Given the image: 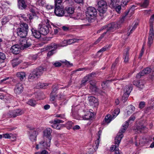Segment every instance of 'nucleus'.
<instances>
[{"label": "nucleus", "mask_w": 154, "mask_h": 154, "mask_svg": "<svg viewBox=\"0 0 154 154\" xmlns=\"http://www.w3.org/2000/svg\"><path fill=\"white\" fill-rule=\"evenodd\" d=\"M113 9L116 10V11L118 13H119L120 12V11L121 9V7L120 5L119 4L117 5H116L115 8H114Z\"/></svg>", "instance_id": "nucleus-46"}, {"label": "nucleus", "mask_w": 154, "mask_h": 154, "mask_svg": "<svg viewBox=\"0 0 154 154\" xmlns=\"http://www.w3.org/2000/svg\"><path fill=\"white\" fill-rule=\"evenodd\" d=\"M118 24L115 23H112L110 24H109L106 26H105L103 27L100 29L98 30L97 32L98 33H100V31L104 29H106L107 31L106 32H104L103 34L101 35L96 42H95V44H97L98 42H99L100 41L101 39L103 37L105 34H108L109 33V32L113 31L116 28H118Z\"/></svg>", "instance_id": "nucleus-5"}, {"label": "nucleus", "mask_w": 154, "mask_h": 154, "mask_svg": "<svg viewBox=\"0 0 154 154\" xmlns=\"http://www.w3.org/2000/svg\"><path fill=\"white\" fill-rule=\"evenodd\" d=\"M138 25V23L137 22H134L129 28V30L131 29L129 32H128L127 34L128 36H129L130 34L134 30L137 28V26Z\"/></svg>", "instance_id": "nucleus-25"}, {"label": "nucleus", "mask_w": 154, "mask_h": 154, "mask_svg": "<svg viewBox=\"0 0 154 154\" xmlns=\"http://www.w3.org/2000/svg\"><path fill=\"white\" fill-rule=\"evenodd\" d=\"M99 139H97V140H96L95 142V146L94 147V149L95 151H96L98 148V147L99 146Z\"/></svg>", "instance_id": "nucleus-49"}, {"label": "nucleus", "mask_w": 154, "mask_h": 154, "mask_svg": "<svg viewBox=\"0 0 154 154\" xmlns=\"http://www.w3.org/2000/svg\"><path fill=\"white\" fill-rule=\"evenodd\" d=\"M149 4V0H142L140 4L141 7L145 8L147 7Z\"/></svg>", "instance_id": "nucleus-34"}, {"label": "nucleus", "mask_w": 154, "mask_h": 154, "mask_svg": "<svg viewBox=\"0 0 154 154\" xmlns=\"http://www.w3.org/2000/svg\"><path fill=\"white\" fill-rule=\"evenodd\" d=\"M9 21V19L8 18V17H5L2 19V25L4 24Z\"/></svg>", "instance_id": "nucleus-51"}, {"label": "nucleus", "mask_w": 154, "mask_h": 154, "mask_svg": "<svg viewBox=\"0 0 154 154\" xmlns=\"http://www.w3.org/2000/svg\"><path fill=\"white\" fill-rule=\"evenodd\" d=\"M50 107V105H46L44 106V108L45 109L47 110Z\"/></svg>", "instance_id": "nucleus-64"}, {"label": "nucleus", "mask_w": 154, "mask_h": 154, "mask_svg": "<svg viewBox=\"0 0 154 154\" xmlns=\"http://www.w3.org/2000/svg\"><path fill=\"white\" fill-rule=\"evenodd\" d=\"M135 119V116L133 115L131 116L129 119V121L130 122L131 121H134Z\"/></svg>", "instance_id": "nucleus-60"}, {"label": "nucleus", "mask_w": 154, "mask_h": 154, "mask_svg": "<svg viewBox=\"0 0 154 154\" xmlns=\"http://www.w3.org/2000/svg\"><path fill=\"white\" fill-rule=\"evenodd\" d=\"M56 117L60 118L61 119H65V116L64 114H58L56 115Z\"/></svg>", "instance_id": "nucleus-55"}, {"label": "nucleus", "mask_w": 154, "mask_h": 154, "mask_svg": "<svg viewBox=\"0 0 154 154\" xmlns=\"http://www.w3.org/2000/svg\"><path fill=\"white\" fill-rule=\"evenodd\" d=\"M17 5L18 8L20 9H25L27 5L24 0H18Z\"/></svg>", "instance_id": "nucleus-18"}, {"label": "nucleus", "mask_w": 154, "mask_h": 154, "mask_svg": "<svg viewBox=\"0 0 154 154\" xmlns=\"http://www.w3.org/2000/svg\"><path fill=\"white\" fill-rule=\"evenodd\" d=\"M16 75L17 77L21 81L25 79L26 77V74L25 72H17Z\"/></svg>", "instance_id": "nucleus-24"}, {"label": "nucleus", "mask_w": 154, "mask_h": 154, "mask_svg": "<svg viewBox=\"0 0 154 154\" xmlns=\"http://www.w3.org/2000/svg\"><path fill=\"white\" fill-rule=\"evenodd\" d=\"M109 80H108L106 81L105 82H103L102 84V88H105L107 86V84L109 82Z\"/></svg>", "instance_id": "nucleus-47"}, {"label": "nucleus", "mask_w": 154, "mask_h": 154, "mask_svg": "<svg viewBox=\"0 0 154 154\" xmlns=\"http://www.w3.org/2000/svg\"><path fill=\"white\" fill-rule=\"evenodd\" d=\"M132 89V86L131 85H126L124 88V94L123 96V98H125L124 99L126 100Z\"/></svg>", "instance_id": "nucleus-12"}, {"label": "nucleus", "mask_w": 154, "mask_h": 154, "mask_svg": "<svg viewBox=\"0 0 154 154\" xmlns=\"http://www.w3.org/2000/svg\"><path fill=\"white\" fill-rule=\"evenodd\" d=\"M79 40L77 39H69V40H67L68 41V45H70L72 43H74L77 42L78 40Z\"/></svg>", "instance_id": "nucleus-44"}, {"label": "nucleus", "mask_w": 154, "mask_h": 154, "mask_svg": "<svg viewBox=\"0 0 154 154\" xmlns=\"http://www.w3.org/2000/svg\"><path fill=\"white\" fill-rule=\"evenodd\" d=\"M128 123L126 121L124 125H122V128L118 133L115 139V145H112L110 148L111 151H114V154H122V152L119 150L118 147L121 139L123 137V133L127 128Z\"/></svg>", "instance_id": "nucleus-1"}, {"label": "nucleus", "mask_w": 154, "mask_h": 154, "mask_svg": "<svg viewBox=\"0 0 154 154\" xmlns=\"http://www.w3.org/2000/svg\"><path fill=\"white\" fill-rule=\"evenodd\" d=\"M32 40L30 39H21L20 40V45H15L12 46L11 51L14 54L19 53L20 50H24L30 47L32 45Z\"/></svg>", "instance_id": "nucleus-2"}, {"label": "nucleus", "mask_w": 154, "mask_h": 154, "mask_svg": "<svg viewBox=\"0 0 154 154\" xmlns=\"http://www.w3.org/2000/svg\"><path fill=\"white\" fill-rule=\"evenodd\" d=\"M49 20L47 18H45L39 24L38 30L41 34L46 35L49 32V27H50Z\"/></svg>", "instance_id": "nucleus-4"}, {"label": "nucleus", "mask_w": 154, "mask_h": 154, "mask_svg": "<svg viewBox=\"0 0 154 154\" xmlns=\"http://www.w3.org/2000/svg\"><path fill=\"white\" fill-rule=\"evenodd\" d=\"M80 128V126L78 125H75L73 128V129L74 130H76L79 129Z\"/></svg>", "instance_id": "nucleus-61"}, {"label": "nucleus", "mask_w": 154, "mask_h": 154, "mask_svg": "<svg viewBox=\"0 0 154 154\" xmlns=\"http://www.w3.org/2000/svg\"><path fill=\"white\" fill-rule=\"evenodd\" d=\"M63 121L58 119H55L53 122V124L51 125L52 127L54 129L60 130L62 127L63 126V125L60 124V123H63Z\"/></svg>", "instance_id": "nucleus-13"}, {"label": "nucleus", "mask_w": 154, "mask_h": 154, "mask_svg": "<svg viewBox=\"0 0 154 154\" xmlns=\"http://www.w3.org/2000/svg\"><path fill=\"white\" fill-rule=\"evenodd\" d=\"M74 8L72 6L67 7L65 8V14L66 16H70L72 17V15L74 14Z\"/></svg>", "instance_id": "nucleus-15"}, {"label": "nucleus", "mask_w": 154, "mask_h": 154, "mask_svg": "<svg viewBox=\"0 0 154 154\" xmlns=\"http://www.w3.org/2000/svg\"><path fill=\"white\" fill-rule=\"evenodd\" d=\"M27 103L29 105L32 106H34L36 104V101L32 99L29 100Z\"/></svg>", "instance_id": "nucleus-43"}, {"label": "nucleus", "mask_w": 154, "mask_h": 154, "mask_svg": "<svg viewBox=\"0 0 154 154\" xmlns=\"http://www.w3.org/2000/svg\"><path fill=\"white\" fill-rule=\"evenodd\" d=\"M134 84L140 88H143V84L141 81H137L134 82Z\"/></svg>", "instance_id": "nucleus-32"}, {"label": "nucleus", "mask_w": 154, "mask_h": 154, "mask_svg": "<svg viewBox=\"0 0 154 154\" xmlns=\"http://www.w3.org/2000/svg\"><path fill=\"white\" fill-rule=\"evenodd\" d=\"M107 48L108 47L107 46L103 47L98 51L97 53V54H99L101 53L100 54V55H101L102 54V52L106 51Z\"/></svg>", "instance_id": "nucleus-45"}, {"label": "nucleus", "mask_w": 154, "mask_h": 154, "mask_svg": "<svg viewBox=\"0 0 154 154\" xmlns=\"http://www.w3.org/2000/svg\"><path fill=\"white\" fill-rule=\"evenodd\" d=\"M92 82L91 81L90 82V84L91 85V86L90 87V89L92 91H94L95 92L97 91V89L95 86V83H94L93 84H92Z\"/></svg>", "instance_id": "nucleus-30"}, {"label": "nucleus", "mask_w": 154, "mask_h": 154, "mask_svg": "<svg viewBox=\"0 0 154 154\" xmlns=\"http://www.w3.org/2000/svg\"><path fill=\"white\" fill-rule=\"evenodd\" d=\"M98 10L100 13L103 14L106 11L107 5L106 2L103 0L98 2Z\"/></svg>", "instance_id": "nucleus-9"}, {"label": "nucleus", "mask_w": 154, "mask_h": 154, "mask_svg": "<svg viewBox=\"0 0 154 154\" xmlns=\"http://www.w3.org/2000/svg\"><path fill=\"white\" fill-rule=\"evenodd\" d=\"M28 30V27L27 24L25 23H22L20 25V27L17 29V33L18 36L21 38L22 39L25 37L27 33V31ZM24 39L28 38H24Z\"/></svg>", "instance_id": "nucleus-8"}, {"label": "nucleus", "mask_w": 154, "mask_h": 154, "mask_svg": "<svg viewBox=\"0 0 154 154\" xmlns=\"http://www.w3.org/2000/svg\"><path fill=\"white\" fill-rule=\"evenodd\" d=\"M57 48V45L55 43L52 44L51 45L47 46L43 49V51L51 50V51L48 53V56L50 57L54 53V51Z\"/></svg>", "instance_id": "nucleus-10"}, {"label": "nucleus", "mask_w": 154, "mask_h": 154, "mask_svg": "<svg viewBox=\"0 0 154 154\" xmlns=\"http://www.w3.org/2000/svg\"><path fill=\"white\" fill-rule=\"evenodd\" d=\"M151 71V69L150 68L148 67L146 68L138 73L136 76V77L137 78L140 79L142 76H143L145 75L149 74Z\"/></svg>", "instance_id": "nucleus-16"}, {"label": "nucleus", "mask_w": 154, "mask_h": 154, "mask_svg": "<svg viewBox=\"0 0 154 154\" xmlns=\"http://www.w3.org/2000/svg\"><path fill=\"white\" fill-rule=\"evenodd\" d=\"M53 64L55 67H58L61 66V63L60 62H59L57 61L53 63Z\"/></svg>", "instance_id": "nucleus-53"}, {"label": "nucleus", "mask_w": 154, "mask_h": 154, "mask_svg": "<svg viewBox=\"0 0 154 154\" xmlns=\"http://www.w3.org/2000/svg\"><path fill=\"white\" fill-rule=\"evenodd\" d=\"M114 118H113L112 115L111 116L110 114L107 115L105 117L104 121L107 123H109Z\"/></svg>", "instance_id": "nucleus-29"}, {"label": "nucleus", "mask_w": 154, "mask_h": 154, "mask_svg": "<svg viewBox=\"0 0 154 154\" xmlns=\"http://www.w3.org/2000/svg\"><path fill=\"white\" fill-rule=\"evenodd\" d=\"M128 109L127 113L128 115H129L133 112L135 110V107L132 105L129 106H128Z\"/></svg>", "instance_id": "nucleus-31"}, {"label": "nucleus", "mask_w": 154, "mask_h": 154, "mask_svg": "<svg viewBox=\"0 0 154 154\" xmlns=\"http://www.w3.org/2000/svg\"><path fill=\"white\" fill-rule=\"evenodd\" d=\"M129 49L126 48L125 50L124 53V62L126 63L128 62L129 59Z\"/></svg>", "instance_id": "nucleus-23"}, {"label": "nucleus", "mask_w": 154, "mask_h": 154, "mask_svg": "<svg viewBox=\"0 0 154 154\" xmlns=\"http://www.w3.org/2000/svg\"><path fill=\"white\" fill-rule=\"evenodd\" d=\"M41 154H49V153L46 150H44L41 152Z\"/></svg>", "instance_id": "nucleus-63"}, {"label": "nucleus", "mask_w": 154, "mask_h": 154, "mask_svg": "<svg viewBox=\"0 0 154 154\" xmlns=\"http://www.w3.org/2000/svg\"><path fill=\"white\" fill-rule=\"evenodd\" d=\"M144 128L145 127L144 126L142 125L138 126L136 128L137 130V131H140V130L144 129Z\"/></svg>", "instance_id": "nucleus-57"}, {"label": "nucleus", "mask_w": 154, "mask_h": 154, "mask_svg": "<svg viewBox=\"0 0 154 154\" xmlns=\"http://www.w3.org/2000/svg\"><path fill=\"white\" fill-rule=\"evenodd\" d=\"M54 2L55 7L63 6L62 0H54Z\"/></svg>", "instance_id": "nucleus-35"}, {"label": "nucleus", "mask_w": 154, "mask_h": 154, "mask_svg": "<svg viewBox=\"0 0 154 154\" xmlns=\"http://www.w3.org/2000/svg\"><path fill=\"white\" fill-rule=\"evenodd\" d=\"M150 26V28L149 30V37L154 38V31L153 29L152 26L151 24Z\"/></svg>", "instance_id": "nucleus-40"}, {"label": "nucleus", "mask_w": 154, "mask_h": 154, "mask_svg": "<svg viewBox=\"0 0 154 154\" xmlns=\"http://www.w3.org/2000/svg\"><path fill=\"white\" fill-rule=\"evenodd\" d=\"M53 6L49 4L47 5L46 6V8L47 9L50 10L53 8Z\"/></svg>", "instance_id": "nucleus-59"}, {"label": "nucleus", "mask_w": 154, "mask_h": 154, "mask_svg": "<svg viewBox=\"0 0 154 154\" xmlns=\"http://www.w3.org/2000/svg\"><path fill=\"white\" fill-rule=\"evenodd\" d=\"M32 34L35 37V38H39L41 37V34L40 32L38 30L37 31L34 29L32 30Z\"/></svg>", "instance_id": "nucleus-28"}, {"label": "nucleus", "mask_w": 154, "mask_h": 154, "mask_svg": "<svg viewBox=\"0 0 154 154\" xmlns=\"http://www.w3.org/2000/svg\"><path fill=\"white\" fill-rule=\"evenodd\" d=\"M54 13L55 15L57 16H63L65 14V11L63 6H60V7H55Z\"/></svg>", "instance_id": "nucleus-11"}, {"label": "nucleus", "mask_w": 154, "mask_h": 154, "mask_svg": "<svg viewBox=\"0 0 154 154\" xmlns=\"http://www.w3.org/2000/svg\"><path fill=\"white\" fill-rule=\"evenodd\" d=\"M119 3V2H117V0H110L109 5L111 8L113 9Z\"/></svg>", "instance_id": "nucleus-27"}, {"label": "nucleus", "mask_w": 154, "mask_h": 154, "mask_svg": "<svg viewBox=\"0 0 154 154\" xmlns=\"http://www.w3.org/2000/svg\"><path fill=\"white\" fill-rule=\"evenodd\" d=\"M23 90V85L21 83L17 84L14 89V92L17 94L21 93Z\"/></svg>", "instance_id": "nucleus-20"}, {"label": "nucleus", "mask_w": 154, "mask_h": 154, "mask_svg": "<svg viewBox=\"0 0 154 154\" xmlns=\"http://www.w3.org/2000/svg\"><path fill=\"white\" fill-rule=\"evenodd\" d=\"M95 76V74L93 73L89 74L86 75L82 81V84L85 85L87 82Z\"/></svg>", "instance_id": "nucleus-19"}, {"label": "nucleus", "mask_w": 154, "mask_h": 154, "mask_svg": "<svg viewBox=\"0 0 154 154\" xmlns=\"http://www.w3.org/2000/svg\"><path fill=\"white\" fill-rule=\"evenodd\" d=\"M73 125V123L71 121L68 122L66 124V126L68 129L71 128Z\"/></svg>", "instance_id": "nucleus-48"}, {"label": "nucleus", "mask_w": 154, "mask_h": 154, "mask_svg": "<svg viewBox=\"0 0 154 154\" xmlns=\"http://www.w3.org/2000/svg\"><path fill=\"white\" fill-rule=\"evenodd\" d=\"M37 4L39 6H44L45 5V2L44 0H37Z\"/></svg>", "instance_id": "nucleus-38"}, {"label": "nucleus", "mask_w": 154, "mask_h": 154, "mask_svg": "<svg viewBox=\"0 0 154 154\" xmlns=\"http://www.w3.org/2000/svg\"><path fill=\"white\" fill-rule=\"evenodd\" d=\"M121 2L124 5H126L128 2V0H121Z\"/></svg>", "instance_id": "nucleus-62"}, {"label": "nucleus", "mask_w": 154, "mask_h": 154, "mask_svg": "<svg viewBox=\"0 0 154 154\" xmlns=\"http://www.w3.org/2000/svg\"><path fill=\"white\" fill-rule=\"evenodd\" d=\"M5 58V54L3 53L0 52V62H3Z\"/></svg>", "instance_id": "nucleus-41"}, {"label": "nucleus", "mask_w": 154, "mask_h": 154, "mask_svg": "<svg viewBox=\"0 0 154 154\" xmlns=\"http://www.w3.org/2000/svg\"><path fill=\"white\" fill-rule=\"evenodd\" d=\"M52 130L51 128H46L44 131V140L42 141L39 143V144L36 145V148L37 149L39 148H47L50 146L51 140V133Z\"/></svg>", "instance_id": "nucleus-3"}, {"label": "nucleus", "mask_w": 154, "mask_h": 154, "mask_svg": "<svg viewBox=\"0 0 154 154\" xmlns=\"http://www.w3.org/2000/svg\"><path fill=\"white\" fill-rule=\"evenodd\" d=\"M88 100L91 105L96 106L98 104V100L94 97H88Z\"/></svg>", "instance_id": "nucleus-17"}, {"label": "nucleus", "mask_w": 154, "mask_h": 154, "mask_svg": "<svg viewBox=\"0 0 154 154\" xmlns=\"http://www.w3.org/2000/svg\"><path fill=\"white\" fill-rule=\"evenodd\" d=\"M154 20V15H152L151 17L150 20L149 22L150 25L151 24L152 26V23Z\"/></svg>", "instance_id": "nucleus-56"}, {"label": "nucleus", "mask_w": 154, "mask_h": 154, "mask_svg": "<svg viewBox=\"0 0 154 154\" xmlns=\"http://www.w3.org/2000/svg\"><path fill=\"white\" fill-rule=\"evenodd\" d=\"M12 80V79L11 78L6 77L1 80L0 81V83H4V84H6L8 83H9Z\"/></svg>", "instance_id": "nucleus-33"}, {"label": "nucleus", "mask_w": 154, "mask_h": 154, "mask_svg": "<svg viewBox=\"0 0 154 154\" xmlns=\"http://www.w3.org/2000/svg\"><path fill=\"white\" fill-rule=\"evenodd\" d=\"M145 106V103L143 101H142L140 102V103L139 105V107L140 108L142 109Z\"/></svg>", "instance_id": "nucleus-54"}, {"label": "nucleus", "mask_w": 154, "mask_h": 154, "mask_svg": "<svg viewBox=\"0 0 154 154\" xmlns=\"http://www.w3.org/2000/svg\"><path fill=\"white\" fill-rule=\"evenodd\" d=\"M144 52V48L143 46L141 50L140 51V53L139 58H141Z\"/></svg>", "instance_id": "nucleus-58"}, {"label": "nucleus", "mask_w": 154, "mask_h": 154, "mask_svg": "<svg viewBox=\"0 0 154 154\" xmlns=\"http://www.w3.org/2000/svg\"><path fill=\"white\" fill-rule=\"evenodd\" d=\"M128 11L126 12L124 15L120 19L119 23H124L125 21H127L128 20L129 18V17H130V15L128 14Z\"/></svg>", "instance_id": "nucleus-22"}, {"label": "nucleus", "mask_w": 154, "mask_h": 154, "mask_svg": "<svg viewBox=\"0 0 154 154\" xmlns=\"http://www.w3.org/2000/svg\"><path fill=\"white\" fill-rule=\"evenodd\" d=\"M21 62V61L18 60H14L12 61L13 66L14 67L16 66Z\"/></svg>", "instance_id": "nucleus-39"}, {"label": "nucleus", "mask_w": 154, "mask_h": 154, "mask_svg": "<svg viewBox=\"0 0 154 154\" xmlns=\"http://www.w3.org/2000/svg\"><path fill=\"white\" fill-rule=\"evenodd\" d=\"M12 136V134H3V137L5 138H10Z\"/></svg>", "instance_id": "nucleus-52"}, {"label": "nucleus", "mask_w": 154, "mask_h": 154, "mask_svg": "<svg viewBox=\"0 0 154 154\" xmlns=\"http://www.w3.org/2000/svg\"><path fill=\"white\" fill-rule=\"evenodd\" d=\"M154 37H149L148 38V44L150 46L153 42Z\"/></svg>", "instance_id": "nucleus-50"}, {"label": "nucleus", "mask_w": 154, "mask_h": 154, "mask_svg": "<svg viewBox=\"0 0 154 154\" xmlns=\"http://www.w3.org/2000/svg\"><path fill=\"white\" fill-rule=\"evenodd\" d=\"M93 115V114L92 112H88L86 114L82 117H80L79 118H78V119L80 120H88L90 119Z\"/></svg>", "instance_id": "nucleus-21"}, {"label": "nucleus", "mask_w": 154, "mask_h": 154, "mask_svg": "<svg viewBox=\"0 0 154 154\" xmlns=\"http://www.w3.org/2000/svg\"><path fill=\"white\" fill-rule=\"evenodd\" d=\"M68 45L67 40H64L60 44L57 45V47L61 46L64 47Z\"/></svg>", "instance_id": "nucleus-42"}, {"label": "nucleus", "mask_w": 154, "mask_h": 154, "mask_svg": "<svg viewBox=\"0 0 154 154\" xmlns=\"http://www.w3.org/2000/svg\"><path fill=\"white\" fill-rule=\"evenodd\" d=\"M120 112V109L119 108L116 109L112 115L113 118H115L116 116L119 114Z\"/></svg>", "instance_id": "nucleus-37"}, {"label": "nucleus", "mask_w": 154, "mask_h": 154, "mask_svg": "<svg viewBox=\"0 0 154 154\" xmlns=\"http://www.w3.org/2000/svg\"><path fill=\"white\" fill-rule=\"evenodd\" d=\"M46 70V69L42 67H40L35 69L29 75L28 77L29 81L32 82L36 80L42 75L44 72Z\"/></svg>", "instance_id": "nucleus-6"}, {"label": "nucleus", "mask_w": 154, "mask_h": 154, "mask_svg": "<svg viewBox=\"0 0 154 154\" xmlns=\"http://www.w3.org/2000/svg\"><path fill=\"white\" fill-rule=\"evenodd\" d=\"M18 17H19L21 20H23L25 21L28 20V17H26L25 15L20 14L18 15Z\"/></svg>", "instance_id": "nucleus-36"}, {"label": "nucleus", "mask_w": 154, "mask_h": 154, "mask_svg": "<svg viewBox=\"0 0 154 154\" xmlns=\"http://www.w3.org/2000/svg\"><path fill=\"white\" fill-rule=\"evenodd\" d=\"M97 12L96 9L93 7H89L87 8L86 15V19L89 22H91L95 19Z\"/></svg>", "instance_id": "nucleus-7"}, {"label": "nucleus", "mask_w": 154, "mask_h": 154, "mask_svg": "<svg viewBox=\"0 0 154 154\" xmlns=\"http://www.w3.org/2000/svg\"><path fill=\"white\" fill-rule=\"evenodd\" d=\"M37 132L36 131H33L31 132L29 134V139L32 141H35L36 140Z\"/></svg>", "instance_id": "nucleus-26"}, {"label": "nucleus", "mask_w": 154, "mask_h": 154, "mask_svg": "<svg viewBox=\"0 0 154 154\" xmlns=\"http://www.w3.org/2000/svg\"><path fill=\"white\" fill-rule=\"evenodd\" d=\"M24 113L23 110L21 109H17L10 112L9 114L11 117H15L22 114Z\"/></svg>", "instance_id": "nucleus-14"}]
</instances>
